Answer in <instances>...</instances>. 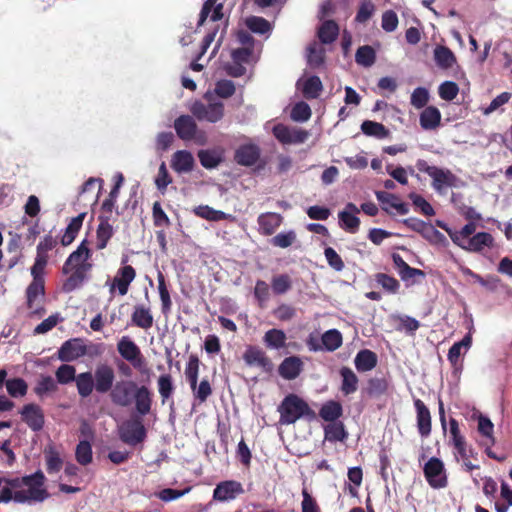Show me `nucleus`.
<instances>
[{"instance_id":"1","label":"nucleus","mask_w":512,"mask_h":512,"mask_svg":"<svg viewBox=\"0 0 512 512\" xmlns=\"http://www.w3.org/2000/svg\"><path fill=\"white\" fill-rule=\"evenodd\" d=\"M15 485V502H42L48 497V492L44 488V475L41 472L24 477L21 480L15 479Z\"/></svg>"},{"instance_id":"2","label":"nucleus","mask_w":512,"mask_h":512,"mask_svg":"<svg viewBox=\"0 0 512 512\" xmlns=\"http://www.w3.org/2000/svg\"><path fill=\"white\" fill-rule=\"evenodd\" d=\"M204 100L196 101L191 106V113L200 121L216 123L224 116V104L216 99L212 94L206 93Z\"/></svg>"},{"instance_id":"3","label":"nucleus","mask_w":512,"mask_h":512,"mask_svg":"<svg viewBox=\"0 0 512 512\" xmlns=\"http://www.w3.org/2000/svg\"><path fill=\"white\" fill-rule=\"evenodd\" d=\"M309 411L308 405L296 395L287 396L279 406L280 423L289 425Z\"/></svg>"},{"instance_id":"4","label":"nucleus","mask_w":512,"mask_h":512,"mask_svg":"<svg viewBox=\"0 0 512 512\" xmlns=\"http://www.w3.org/2000/svg\"><path fill=\"white\" fill-rule=\"evenodd\" d=\"M275 138L283 145L302 144L307 141L310 133L298 127L277 124L272 129Z\"/></svg>"},{"instance_id":"5","label":"nucleus","mask_w":512,"mask_h":512,"mask_svg":"<svg viewBox=\"0 0 512 512\" xmlns=\"http://www.w3.org/2000/svg\"><path fill=\"white\" fill-rule=\"evenodd\" d=\"M137 386V383L132 380L118 381L111 389V401L120 407L130 406Z\"/></svg>"},{"instance_id":"6","label":"nucleus","mask_w":512,"mask_h":512,"mask_svg":"<svg viewBox=\"0 0 512 512\" xmlns=\"http://www.w3.org/2000/svg\"><path fill=\"white\" fill-rule=\"evenodd\" d=\"M423 172L432 178L433 188L441 194L445 193L447 188L456 186V176L447 169H441L436 166H426V168H423Z\"/></svg>"},{"instance_id":"7","label":"nucleus","mask_w":512,"mask_h":512,"mask_svg":"<svg viewBox=\"0 0 512 512\" xmlns=\"http://www.w3.org/2000/svg\"><path fill=\"white\" fill-rule=\"evenodd\" d=\"M135 277L136 271L132 266L126 265L119 268L113 280L111 282H106V285L109 287L110 294L113 295L117 290L121 296L126 295L128 293L129 286L134 281Z\"/></svg>"},{"instance_id":"8","label":"nucleus","mask_w":512,"mask_h":512,"mask_svg":"<svg viewBox=\"0 0 512 512\" xmlns=\"http://www.w3.org/2000/svg\"><path fill=\"white\" fill-rule=\"evenodd\" d=\"M117 350L119 354L136 369H141L145 360L141 354L139 347L127 336H123L118 344Z\"/></svg>"},{"instance_id":"9","label":"nucleus","mask_w":512,"mask_h":512,"mask_svg":"<svg viewBox=\"0 0 512 512\" xmlns=\"http://www.w3.org/2000/svg\"><path fill=\"white\" fill-rule=\"evenodd\" d=\"M424 474L433 488H443L447 485L444 464L438 458L433 457L425 464Z\"/></svg>"},{"instance_id":"10","label":"nucleus","mask_w":512,"mask_h":512,"mask_svg":"<svg viewBox=\"0 0 512 512\" xmlns=\"http://www.w3.org/2000/svg\"><path fill=\"white\" fill-rule=\"evenodd\" d=\"M87 345L80 338L65 341L58 350V358L64 362H71L86 355Z\"/></svg>"},{"instance_id":"11","label":"nucleus","mask_w":512,"mask_h":512,"mask_svg":"<svg viewBox=\"0 0 512 512\" xmlns=\"http://www.w3.org/2000/svg\"><path fill=\"white\" fill-rule=\"evenodd\" d=\"M95 389L99 393H106L113 388V382L115 379V373L113 368L108 364L97 365L94 377Z\"/></svg>"},{"instance_id":"12","label":"nucleus","mask_w":512,"mask_h":512,"mask_svg":"<svg viewBox=\"0 0 512 512\" xmlns=\"http://www.w3.org/2000/svg\"><path fill=\"white\" fill-rule=\"evenodd\" d=\"M145 437V428L140 421H128L120 427V438L129 445L140 443Z\"/></svg>"},{"instance_id":"13","label":"nucleus","mask_w":512,"mask_h":512,"mask_svg":"<svg viewBox=\"0 0 512 512\" xmlns=\"http://www.w3.org/2000/svg\"><path fill=\"white\" fill-rule=\"evenodd\" d=\"M244 492L242 484L237 481H224L219 483L213 492V498L220 502H226L235 499Z\"/></svg>"},{"instance_id":"14","label":"nucleus","mask_w":512,"mask_h":512,"mask_svg":"<svg viewBox=\"0 0 512 512\" xmlns=\"http://www.w3.org/2000/svg\"><path fill=\"white\" fill-rule=\"evenodd\" d=\"M359 212L360 209L355 204L348 203L345 206V209L340 211L338 214L341 228L349 233H356L360 226V220L357 217Z\"/></svg>"},{"instance_id":"15","label":"nucleus","mask_w":512,"mask_h":512,"mask_svg":"<svg viewBox=\"0 0 512 512\" xmlns=\"http://www.w3.org/2000/svg\"><path fill=\"white\" fill-rule=\"evenodd\" d=\"M375 194L377 200L382 205V209L387 213L396 212L400 215H405L408 213L409 210L407 205L401 202L396 195L383 191H377Z\"/></svg>"},{"instance_id":"16","label":"nucleus","mask_w":512,"mask_h":512,"mask_svg":"<svg viewBox=\"0 0 512 512\" xmlns=\"http://www.w3.org/2000/svg\"><path fill=\"white\" fill-rule=\"evenodd\" d=\"M195 160L187 150L176 151L171 157V167L178 174L189 173L193 170Z\"/></svg>"},{"instance_id":"17","label":"nucleus","mask_w":512,"mask_h":512,"mask_svg":"<svg viewBox=\"0 0 512 512\" xmlns=\"http://www.w3.org/2000/svg\"><path fill=\"white\" fill-rule=\"evenodd\" d=\"M243 359L248 366H256L265 371L271 369V361L265 355V352L258 347L249 346L243 354Z\"/></svg>"},{"instance_id":"18","label":"nucleus","mask_w":512,"mask_h":512,"mask_svg":"<svg viewBox=\"0 0 512 512\" xmlns=\"http://www.w3.org/2000/svg\"><path fill=\"white\" fill-rule=\"evenodd\" d=\"M90 250L86 246V241H83L78 248L70 254L63 266V272L69 273L72 269H81L83 264L89 259Z\"/></svg>"},{"instance_id":"19","label":"nucleus","mask_w":512,"mask_h":512,"mask_svg":"<svg viewBox=\"0 0 512 512\" xmlns=\"http://www.w3.org/2000/svg\"><path fill=\"white\" fill-rule=\"evenodd\" d=\"M23 420L34 431L42 429L44 425V415L41 408L35 404L25 405L22 409Z\"/></svg>"},{"instance_id":"20","label":"nucleus","mask_w":512,"mask_h":512,"mask_svg":"<svg viewBox=\"0 0 512 512\" xmlns=\"http://www.w3.org/2000/svg\"><path fill=\"white\" fill-rule=\"evenodd\" d=\"M133 400L135 402V409L138 414L144 416L151 411L152 393L148 387L144 385H138L133 395Z\"/></svg>"},{"instance_id":"21","label":"nucleus","mask_w":512,"mask_h":512,"mask_svg":"<svg viewBox=\"0 0 512 512\" xmlns=\"http://www.w3.org/2000/svg\"><path fill=\"white\" fill-rule=\"evenodd\" d=\"M174 128L177 135L183 140H191L197 132V125L193 118L188 115H182L175 120Z\"/></svg>"},{"instance_id":"22","label":"nucleus","mask_w":512,"mask_h":512,"mask_svg":"<svg viewBox=\"0 0 512 512\" xmlns=\"http://www.w3.org/2000/svg\"><path fill=\"white\" fill-rule=\"evenodd\" d=\"M303 368V362L297 356L285 358L279 366V374L287 380L298 377Z\"/></svg>"},{"instance_id":"23","label":"nucleus","mask_w":512,"mask_h":512,"mask_svg":"<svg viewBox=\"0 0 512 512\" xmlns=\"http://www.w3.org/2000/svg\"><path fill=\"white\" fill-rule=\"evenodd\" d=\"M45 288L44 281H32L27 287V305L29 309H34L35 312L39 310V306L44 298Z\"/></svg>"},{"instance_id":"24","label":"nucleus","mask_w":512,"mask_h":512,"mask_svg":"<svg viewBox=\"0 0 512 512\" xmlns=\"http://www.w3.org/2000/svg\"><path fill=\"white\" fill-rule=\"evenodd\" d=\"M223 4L218 3V0H207L200 12L198 25H202L209 17L211 21L216 22L223 18Z\"/></svg>"},{"instance_id":"25","label":"nucleus","mask_w":512,"mask_h":512,"mask_svg":"<svg viewBox=\"0 0 512 512\" xmlns=\"http://www.w3.org/2000/svg\"><path fill=\"white\" fill-rule=\"evenodd\" d=\"M415 407L417 410V426L419 433L426 437L431 432V416L428 408L421 400L415 401Z\"/></svg>"},{"instance_id":"26","label":"nucleus","mask_w":512,"mask_h":512,"mask_svg":"<svg viewBox=\"0 0 512 512\" xmlns=\"http://www.w3.org/2000/svg\"><path fill=\"white\" fill-rule=\"evenodd\" d=\"M132 323L142 329H149L153 325V315L150 311V308L137 305L134 307L133 313L131 315Z\"/></svg>"},{"instance_id":"27","label":"nucleus","mask_w":512,"mask_h":512,"mask_svg":"<svg viewBox=\"0 0 512 512\" xmlns=\"http://www.w3.org/2000/svg\"><path fill=\"white\" fill-rule=\"evenodd\" d=\"M441 122V113L434 106L426 107L420 114V125L424 130L436 129Z\"/></svg>"},{"instance_id":"28","label":"nucleus","mask_w":512,"mask_h":512,"mask_svg":"<svg viewBox=\"0 0 512 512\" xmlns=\"http://www.w3.org/2000/svg\"><path fill=\"white\" fill-rule=\"evenodd\" d=\"M282 217L276 213H264L258 217V224L262 234L271 235L281 225Z\"/></svg>"},{"instance_id":"29","label":"nucleus","mask_w":512,"mask_h":512,"mask_svg":"<svg viewBox=\"0 0 512 512\" xmlns=\"http://www.w3.org/2000/svg\"><path fill=\"white\" fill-rule=\"evenodd\" d=\"M354 364L359 372H367L372 370L377 364V356L368 349L361 350L357 353Z\"/></svg>"},{"instance_id":"30","label":"nucleus","mask_w":512,"mask_h":512,"mask_svg":"<svg viewBox=\"0 0 512 512\" xmlns=\"http://www.w3.org/2000/svg\"><path fill=\"white\" fill-rule=\"evenodd\" d=\"M475 231L476 225L473 222L466 224L459 231L447 229V233L450 236L451 240L461 248H463L469 241V239L472 238Z\"/></svg>"},{"instance_id":"31","label":"nucleus","mask_w":512,"mask_h":512,"mask_svg":"<svg viewBox=\"0 0 512 512\" xmlns=\"http://www.w3.org/2000/svg\"><path fill=\"white\" fill-rule=\"evenodd\" d=\"M76 387L78 394L82 398H87L93 392L95 388L93 375L90 372H83L77 375L76 379Z\"/></svg>"},{"instance_id":"32","label":"nucleus","mask_w":512,"mask_h":512,"mask_svg":"<svg viewBox=\"0 0 512 512\" xmlns=\"http://www.w3.org/2000/svg\"><path fill=\"white\" fill-rule=\"evenodd\" d=\"M340 375L342 377V392L345 395L356 392L358 389V377L353 370L348 367H343L340 370Z\"/></svg>"},{"instance_id":"33","label":"nucleus","mask_w":512,"mask_h":512,"mask_svg":"<svg viewBox=\"0 0 512 512\" xmlns=\"http://www.w3.org/2000/svg\"><path fill=\"white\" fill-rule=\"evenodd\" d=\"M434 59L436 64L443 69L451 68L456 62L453 52L445 46H437L434 49Z\"/></svg>"},{"instance_id":"34","label":"nucleus","mask_w":512,"mask_h":512,"mask_svg":"<svg viewBox=\"0 0 512 512\" xmlns=\"http://www.w3.org/2000/svg\"><path fill=\"white\" fill-rule=\"evenodd\" d=\"M259 157L258 150L255 146L246 145L240 147L235 155L237 162L241 165H253Z\"/></svg>"},{"instance_id":"35","label":"nucleus","mask_w":512,"mask_h":512,"mask_svg":"<svg viewBox=\"0 0 512 512\" xmlns=\"http://www.w3.org/2000/svg\"><path fill=\"white\" fill-rule=\"evenodd\" d=\"M491 243V235L485 232H480L473 235L462 249L470 252H478L481 251L484 247L489 246Z\"/></svg>"},{"instance_id":"36","label":"nucleus","mask_w":512,"mask_h":512,"mask_svg":"<svg viewBox=\"0 0 512 512\" xmlns=\"http://www.w3.org/2000/svg\"><path fill=\"white\" fill-rule=\"evenodd\" d=\"M286 339V334L282 330L271 329L265 333L263 341L268 348L280 349L285 347Z\"/></svg>"},{"instance_id":"37","label":"nucleus","mask_w":512,"mask_h":512,"mask_svg":"<svg viewBox=\"0 0 512 512\" xmlns=\"http://www.w3.org/2000/svg\"><path fill=\"white\" fill-rule=\"evenodd\" d=\"M85 217V213H81L78 216L74 217L69 225L67 226L65 233L61 239V243L64 246H67L73 242L76 237V234L82 227V223Z\"/></svg>"},{"instance_id":"38","label":"nucleus","mask_w":512,"mask_h":512,"mask_svg":"<svg viewBox=\"0 0 512 512\" xmlns=\"http://www.w3.org/2000/svg\"><path fill=\"white\" fill-rule=\"evenodd\" d=\"M339 33L338 25L332 21H325L318 30V37L324 44L332 43Z\"/></svg>"},{"instance_id":"39","label":"nucleus","mask_w":512,"mask_h":512,"mask_svg":"<svg viewBox=\"0 0 512 512\" xmlns=\"http://www.w3.org/2000/svg\"><path fill=\"white\" fill-rule=\"evenodd\" d=\"M323 350L335 351L342 345V334L337 329H330L322 336Z\"/></svg>"},{"instance_id":"40","label":"nucleus","mask_w":512,"mask_h":512,"mask_svg":"<svg viewBox=\"0 0 512 512\" xmlns=\"http://www.w3.org/2000/svg\"><path fill=\"white\" fill-rule=\"evenodd\" d=\"M472 345V337L467 334L461 341L456 342L452 345L448 352V360L452 364H456L462 351L467 352Z\"/></svg>"},{"instance_id":"41","label":"nucleus","mask_w":512,"mask_h":512,"mask_svg":"<svg viewBox=\"0 0 512 512\" xmlns=\"http://www.w3.org/2000/svg\"><path fill=\"white\" fill-rule=\"evenodd\" d=\"M361 130L364 134L378 139L387 138L389 135V131L383 124L370 120H366L361 124Z\"/></svg>"},{"instance_id":"42","label":"nucleus","mask_w":512,"mask_h":512,"mask_svg":"<svg viewBox=\"0 0 512 512\" xmlns=\"http://www.w3.org/2000/svg\"><path fill=\"white\" fill-rule=\"evenodd\" d=\"M112 235L113 227L109 223L108 219H101V222L97 228V249H104Z\"/></svg>"},{"instance_id":"43","label":"nucleus","mask_w":512,"mask_h":512,"mask_svg":"<svg viewBox=\"0 0 512 512\" xmlns=\"http://www.w3.org/2000/svg\"><path fill=\"white\" fill-rule=\"evenodd\" d=\"M55 376L57 379V383L65 385L75 381L77 377L76 369L72 365L62 364L56 370Z\"/></svg>"},{"instance_id":"44","label":"nucleus","mask_w":512,"mask_h":512,"mask_svg":"<svg viewBox=\"0 0 512 512\" xmlns=\"http://www.w3.org/2000/svg\"><path fill=\"white\" fill-rule=\"evenodd\" d=\"M346 438L344 426L340 422H331L325 427V439L331 442L342 441Z\"/></svg>"},{"instance_id":"45","label":"nucleus","mask_w":512,"mask_h":512,"mask_svg":"<svg viewBox=\"0 0 512 512\" xmlns=\"http://www.w3.org/2000/svg\"><path fill=\"white\" fill-rule=\"evenodd\" d=\"M76 460L81 465H87L92 461V447L87 441H80L76 447Z\"/></svg>"},{"instance_id":"46","label":"nucleus","mask_w":512,"mask_h":512,"mask_svg":"<svg viewBox=\"0 0 512 512\" xmlns=\"http://www.w3.org/2000/svg\"><path fill=\"white\" fill-rule=\"evenodd\" d=\"M158 391L162 398V403L172 395L174 387L172 382V377L170 374H163L158 378Z\"/></svg>"},{"instance_id":"47","label":"nucleus","mask_w":512,"mask_h":512,"mask_svg":"<svg viewBox=\"0 0 512 512\" xmlns=\"http://www.w3.org/2000/svg\"><path fill=\"white\" fill-rule=\"evenodd\" d=\"M195 213L204 219L212 221H219L230 217V215L223 211L215 210L209 206H199L195 209Z\"/></svg>"},{"instance_id":"48","label":"nucleus","mask_w":512,"mask_h":512,"mask_svg":"<svg viewBox=\"0 0 512 512\" xmlns=\"http://www.w3.org/2000/svg\"><path fill=\"white\" fill-rule=\"evenodd\" d=\"M355 59L359 65L370 67L375 62V51L370 46H362L358 48Z\"/></svg>"},{"instance_id":"49","label":"nucleus","mask_w":512,"mask_h":512,"mask_svg":"<svg viewBox=\"0 0 512 512\" xmlns=\"http://www.w3.org/2000/svg\"><path fill=\"white\" fill-rule=\"evenodd\" d=\"M322 90V83L319 77L308 78L303 85V93L306 98H317Z\"/></svg>"},{"instance_id":"50","label":"nucleus","mask_w":512,"mask_h":512,"mask_svg":"<svg viewBox=\"0 0 512 512\" xmlns=\"http://www.w3.org/2000/svg\"><path fill=\"white\" fill-rule=\"evenodd\" d=\"M57 381H55L51 376H41L37 386L35 387V392L39 396H43L47 393H52L57 391Z\"/></svg>"},{"instance_id":"51","label":"nucleus","mask_w":512,"mask_h":512,"mask_svg":"<svg viewBox=\"0 0 512 512\" xmlns=\"http://www.w3.org/2000/svg\"><path fill=\"white\" fill-rule=\"evenodd\" d=\"M342 408L336 402H328L320 410V416L325 421L334 422L341 415Z\"/></svg>"},{"instance_id":"52","label":"nucleus","mask_w":512,"mask_h":512,"mask_svg":"<svg viewBox=\"0 0 512 512\" xmlns=\"http://www.w3.org/2000/svg\"><path fill=\"white\" fill-rule=\"evenodd\" d=\"M271 285L275 294H284L291 289L292 282L288 275L281 274L273 277Z\"/></svg>"},{"instance_id":"53","label":"nucleus","mask_w":512,"mask_h":512,"mask_svg":"<svg viewBox=\"0 0 512 512\" xmlns=\"http://www.w3.org/2000/svg\"><path fill=\"white\" fill-rule=\"evenodd\" d=\"M198 157L202 166L208 169L215 168L221 161V157L217 152L209 150L199 151Z\"/></svg>"},{"instance_id":"54","label":"nucleus","mask_w":512,"mask_h":512,"mask_svg":"<svg viewBox=\"0 0 512 512\" xmlns=\"http://www.w3.org/2000/svg\"><path fill=\"white\" fill-rule=\"evenodd\" d=\"M46 265L47 256L45 254L38 253L34 265L31 267V275L33 277V281H44L43 276Z\"/></svg>"},{"instance_id":"55","label":"nucleus","mask_w":512,"mask_h":512,"mask_svg":"<svg viewBox=\"0 0 512 512\" xmlns=\"http://www.w3.org/2000/svg\"><path fill=\"white\" fill-rule=\"evenodd\" d=\"M311 117V109L305 102L295 104L291 111V118L296 122H305Z\"/></svg>"},{"instance_id":"56","label":"nucleus","mask_w":512,"mask_h":512,"mask_svg":"<svg viewBox=\"0 0 512 512\" xmlns=\"http://www.w3.org/2000/svg\"><path fill=\"white\" fill-rule=\"evenodd\" d=\"M8 393L12 397L24 396L27 392V385L23 379L14 378L6 382Z\"/></svg>"},{"instance_id":"57","label":"nucleus","mask_w":512,"mask_h":512,"mask_svg":"<svg viewBox=\"0 0 512 512\" xmlns=\"http://www.w3.org/2000/svg\"><path fill=\"white\" fill-rule=\"evenodd\" d=\"M247 27L259 34H264L270 30V24L267 20L261 17L252 16L246 20Z\"/></svg>"},{"instance_id":"58","label":"nucleus","mask_w":512,"mask_h":512,"mask_svg":"<svg viewBox=\"0 0 512 512\" xmlns=\"http://www.w3.org/2000/svg\"><path fill=\"white\" fill-rule=\"evenodd\" d=\"M199 361L196 357H191L185 369V376L191 389H195L198 380Z\"/></svg>"},{"instance_id":"59","label":"nucleus","mask_w":512,"mask_h":512,"mask_svg":"<svg viewBox=\"0 0 512 512\" xmlns=\"http://www.w3.org/2000/svg\"><path fill=\"white\" fill-rule=\"evenodd\" d=\"M429 101V92L426 88L418 87L411 94V105L416 109L425 107Z\"/></svg>"},{"instance_id":"60","label":"nucleus","mask_w":512,"mask_h":512,"mask_svg":"<svg viewBox=\"0 0 512 512\" xmlns=\"http://www.w3.org/2000/svg\"><path fill=\"white\" fill-rule=\"evenodd\" d=\"M308 63L312 67L320 66L324 61V49L318 45L313 44L308 48Z\"/></svg>"},{"instance_id":"61","label":"nucleus","mask_w":512,"mask_h":512,"mask_svg":"<svg viewBox=\"0 0 512 512\" xmlns=\"http://www.w3.org/2000/svg\"><path fill=\"white\" fill-rule=\"evenodd\" d=\"M458 91L457 84L452 81H446L439 86V96L446 101L455 99Z\"/></svg>"},{"instance_id":"62","label":"nucleus","mask_w":512,"mask_h":512,"mask_svg":"<svg viewBox=\"0 0 512 512\" xmlns=\"http://www.w3.org/2000/svg\"><path fill=\"white\" fill-rule=\"evenodd\" d=\"M296 240V234L294 231H288L279 233L274 236L271 240L272 244L276 247L287 248L291 246Z\"/></svg>"},{"instance_id":"63","label":"nucleus","mask_w":512,"mask_h":512,"mask_svg":"<svg viewBox=\"0 0 512 512\" xmlns=\"http://www.w3.org/2000/svg\"><path fill=\"white\" fill-rule=\"evenodd\" d=\"M84 280V274L81 269H76L64 282L63 290L65 292H71L78 288Z\"/></svg>"},{"instance_id":"64","label":"nucleus","mask_w":512,"mask_h":512,"mask_svg":"<svg viewBox=\"0 0 512 512\" xmlns=\"http://www.w3.org/2000/svg\"><path fill=\"white\" fill-rule=\"evenodd\" d=\"M302 497L301 512H321L316 499L307 491L306 488L302 490Z\"/></svg>"}]
</instances>
